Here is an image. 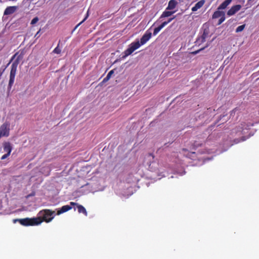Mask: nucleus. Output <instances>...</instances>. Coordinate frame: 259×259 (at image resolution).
<instances>
[{
    "label": "nucleus",
    "instance_id": "1",
    "mask_svg": "<svg viewBox=\"0 0 259 259\" xmlns=\"http://www.w3.org/2000/svg\"><path fill=\"white\" fill-rule=\"evenodd\" d=\"M54 212V211H51L49 209H44L38 213L37 217L17 219L14 220V222L15 223L16 221H18L22 225L25 226H37L44 221L46 223L50 222L54 217L53 215Z\"/></svg>",
    "mask_w": 259,
    "mask_h": 259
},
{
    "label": "nucleus",
    "instance_id": "2",
    "mask_svg": "<svg viewBox=\"0 0 259 259\" xmlns=\"http://www.w3.org/2000/svg\"><path fill=\"white\" fill-rule=\"evenodd\" d=\"M152 33L149 30L145 32L140 39V42L137 39L136 41L132 42L128 48L124 51L123 59H125L128 56L132 54L135 50L139 49L141 46L145 45L151 37Z\"/></svg>",
    "mask_w": 259,
    "mask_h": 259
},
{
    "label": "nucleus",
    "instance_id": "3",
    "mask_svg": "<svg viewBox=\"0 0 259 259\" xmlns=\"http://www.w3.org/2000/svg\"><path fill=\"white\" fill-rule=\"evenodd\" d=\"M16 57V59L13 62L11 65L10 74V79L8 84V89H11L12 86L13 85L15 75L17 71V68L18 65L19 63V62L21 60H22L23 58V54L22 53L19 54L18 53H16L12 58L11 61V62L13 59H14Z\"/></svg>",
    "mask_w": 259,
    "mask_h": 259
},
{
    "label": "nucleus",
    "instance_id": "4",
    "mask_svg": "<svg viewBox=\"0 0 259 259\" xmlns=\"http://www.w3.org/2000/svg\"><path fill=\"white\" fill-rule=\"evenodd\" d=\"M10 123L5 122L0 127V138L2 137H8L9 135Z\"/></svg>",
    "mask_w": 259,
    "mask_h": 259
},
{
    "label": "nucleus",
    "instance_id": "5",
    "mask_svg": "<svg viewBox=\"0 0 259 259\" xmlns=\"http://www.w3.org/2000/svg\"><path fill=\"white\" fill-rule=\"evenodd\" d=\"M97 190L94 188L90 184H87L82 186L79 191L82 193V194H87L89 193H94Z\"/></svg>",
    "mask_w": 259,
    "mask_h": 259
},
{
    "label": "nucleus",
    "instance_id": "6",
    "mask_svg": "<svg viewBox=\"0 0 259 259\" xmlns=\"http://www.w3.org/2000/svg\"><path fill=\"white\" fill-rule=\"evenodd\" d=\"M77 205L74 202H71L70 205H64L62 207L58 209L57 214L59 215L62 213L65 212L72 208V206Z\"/></svg>",
    "mask_w": 259,
    "mask_h": 259
},
{
    "label": "nucleus",
    "instance_id": "7",
    "mask_svg": "<svg viewBox=\"0 0 259 259\" xmlns=\"http://www.w3.org/2000/svg\"><path fill=\"white\" fill-rule=\"evenodd\" d=\"M241 6L240 5H237L233 6L228 12L227 15L229 16H232L235 14L236 12L240 10L241 9Z\"/></svg>",
    "mask_w": 259,
    "mask_h": 259
},
{
    "label": "nucleus",
    "instance_id": "8",
    "mask_svg": "<svg viewBox=\"0 0 259 259\" xmlns=\"http://www.w3.org/2000/svg\"><path fill=\"white\" fill-rule=\"evenodd\" d=\"M4 152L10 154L12 150V146L10 142H5L3 144Z\"/></svg>",
    "mask_w": 259,
    "mask_h": 259
},
{
    "label": "nucleus",
    "instance_id": "9",
    "mask_svg": "<svg viewBox=\"0 0 259 259\" xmlns=\"http://www.w3.org/2000/svg\"><path fill=\"white\" fill-rule=\"evenodd\" d=\"M253 124H248L244 123L241 124V126L238 128L237 131L235 130V132L244 134L245 133V130H247L250 126H252Z\"/></svg>",
    "mask_w": 259,
    "mask_h": 259
},
{
    "label": "nucleus",
    "instance_id": "10",
    "mask_svg": "<svg viewBox=\"0 0 259 259\" xmlns=\"http://www.w3.org/2000/svg\"><path fill=\"white\" fill-rule=\"evenodd\" d=\"M16 6L8 7L4 11V15H9L13 14L17 10Z\"/></svg>",
    "mask_w": 259,
    "mask_h": 259
},
{
    "label": "nucleus",
    "instance_id": "11",
    "mask_svg": "<svg viewBox=\"0 0 259 259\" xmlns=\"http://www.w3.org/2000/svg\"><path fill=\"white\" fill-rule=\"evenodd\" d=\"M211 144V142L210 141V139H208L207 140L206 142L205 143V146L206 147V149L205 151H200L199 150L197 151V152H199L200 153H210L213 152V151H211L212 149H208V146H209Z\"/></svg>",
    "mask_w": 259,
    "mask_h": 259
},
{
    "label": "nucleus",
    "instance_id": "12",
    "mask_svg": "<svg viewBox=\"0 0 259 259\" xmlns=\"http://www.w3.org/2000/svg\"><path fill=\"white\" fill-rule=\"evenodd\" d=\"M177 4L178 3L176 0H170L168 2L166 10H174L176 8Z\"/></svg>",
    "mask_w": 259,
    "mask_h": 259
},
{
    "label": "nucleus",
    "instance_id": "13",
    "mask_svg": "<svg viewBox=\"0 0 259 259\" xmlns=\"http://www.w3.org/2000/svg\"><path fill=\"white\" fill-rule=\"evenodd\" d=\"M204 4V0H201V1H199L195 5V6L194 7H192V11L193 12H195V11H197L199 9H200V8H201L203 6Z\"/></svg>",
    "mask_w": 259,
    "mask_h": 259
},
{
    "label": "nucleus",
    "instance_id": "14",
    "mask_svg": "<svg viewBox=\"0 0 259 259\" xmlns=\"http://www.w3.org/2000/svg\"><path fill=\"white\" fill-rule=\"evenodd\" d=\"M169 10H166L162 13L161 15L160 16V19H162L164 17H168L169 16H171L173 14H174L176 12V11H168Z\"/></svg>",
    "mask_w": 259,
    "mask_h": 259
},
{
    "label": "nucleus",
    "instance_id": "15",
    "mask_svg": "<svg viewBox=\"0 0 259 259\" xmlns=\"http://www.w3.org/2000/svg\"><path fill=\"white\" fill-rule=\"evenodd\" d=\"M225 15V13L223 11H220V10H218V11H216L212 15V18L213 19H216L218 18L222 17L223 16Z\"/></svg>",
    "mask_w": 259,
    "mask_h": 259
},
{
    "label": "nucleus",
    "instance_id": "16",
    "mask_svg": "<svg viewBox=\"0 0 259 259\" xmlns=\"http://www.w3.org/2000/svg\"><path fill=\"white\" fill-rule=\"evenodd\" d=\"M232 0H225L222 4H221L218 7V10H224L226 9L227 6L231 3Z\"/></svg>",
    "mask_w": 259,
    "mask_h": 259
},
{
    "label": "nucleus",
    "instance_id": "17",
    "mask_svg": "<svg viewBox=\"0 0 259 259\" xmlns=\"http://www.w3.org/2000/svg\"><path fill=\"white\" fill-rule=\"evenodd\" d=\"M77 208L79 213H82L84 214L86 216L87 215V211H86L85 208L83 206L81 205H77Z\"/></svg>",
    "mask_w": 259,
    "mask_h": 259
},
{
    "label": "nucleus",
    "instance_id": "18",
    "mask_svg": "<svg viewBox=\"0 0 259 259\" xmlns=\"http://www.w3.org/2000/svg\"><path fill=\"white\" fill-rule=\"evenodd\" d=\"M165 23H162L158 27L155 28L153 31V35L155 36L164 27Z\"/></svg>",
    "mask_w": 259,
    "mask_h": 259
},
{
    "label": "nucleus",
    "instance_id": "19",
    "mask_svg": "<svg viewBox=\"0 0 259 259\" xmlns=\"http://www.w3.org/2000/svg\"><path fill=\"white\" fill-rule=\"evenodd\" d=\"M114 73V71L113 70L110 71L107 74V76L103 79V81L106 82L108 81L111 77L112 74Z\"/></svg>",
    "mask_w": 259,
    "mask_h": 259
},
{
    "label": "nucleus",
    "instance_id": "20",
    "mask_svg": "<svg viewBox=\"0 0 259 259\" xmlns=\"http://www.w3.org/2000/svg\"><path fill=\"white\" fill-rule=\"evenodd\" d=\"M244 27H245V25H242L239 26L238 27H237V28L236 29V32H239L242 31L244 29Z\"/></svg>",
    "mask_w": 259,
    "mask_h": 259
},
{
    "label": "nucleus",
    "instance_id": "21",
    "mask_svg": "<svg viewBox=\"0 0 259 259\" xmlns=\"http://www.w3.org/2000/svg\"><path fill=\"white\" fill-rule=\"evenodd\" d=\"M225 20V15L223 16L222 17H220V19L219 20L218 23V25L221 24Z\"/></svg>",
    "mask_w": 259,
    "mask_h": 259
},
{
    "label": "nucleus",
    "instance_id": "22",
    "mask_svg": "<svg viewBox=\"0 0 259 259\" xmlns=\"http://www.w3.org/2000/svg\"><path fill=\"white\" fill-rule=\"evenodd\" d=\"M38 18L37 17H34L31 21V24L34 25L38 21Z\"/></svg>",
    "mask_w": 259,
    "mask_h": 259
},
{
    "label": "nucleus",
    "instance_id": "23",
    "mask_svg": "<svg viewBox=\"0 0 259 259\" xmlns=\"http://www.w3.org/2000/svg\"><path fill=\"white\" fill-rule=\"evenodd\" d=\"M61 49L59 48L58 46L54 50L53 52L56 54H60L61 53Z\"/></svg>",
    "mask_w": 259,
    "mask_h": 259
},
{
    "label": "nucleus",
    "instance_id": "24",
    "mask_svg": "<svg viewBox=\"0 0 259 259\" xmlns=\"http://www.w3.org/2000/svg\"><path fill=\"white\" fill-rule=\"evenodd\" d=\"M175 16L173 17L172 18H169L167 21H164L162 23H165L164 26H166L168 23H170L173 19L175 18Z\"/></svg>",
    "mask_w": 259,
    "mask_h": 259
},
{
    "label": "nucleus",
    "instance_id": "25",
    "mask_svg": "<svg viewBox=\"0 0 259 259\" xmlns=\"http://www.w3.org/2000/svg\"><path fill=\"white\" fill-rule=\"evenodd\" d=\"M201 144H199L198 142H195L193 144V146H194V148H197L199 145H200Z\"/></svg>",
    "mask_w": 259,
    "mask_h": 259
},
{
    "label": "nucleus",
    "instance_id": "26",
    "mask_svg": "<svg viewBox=\"0 0 259 259\" xmlns=\"http://www.w3.org/2000/svg\"><path fill=\"white\" fill-rule=\"evenodd\" d=\"M10 155V154H8L7 153H6L5 154H4L1 158V159L2 160H4V159H5L6 158H7Z\"/></svg>",
    "mask_w": 259,
    "mask_h": 259
},
{
    "label": "nucleus",
    "instance_id": "27",
    "mask_svg": "<svg viewBox=\"0 0 259 259\" xmlns=\"http://www.w3.org/2000/svg\"><path fill=\"white\" fill-rule=\"evenodd\" d=\"M147 158L149 159V160H151V159H153L154 158V156L152 154H149L148 155H147Z\"/></svg>",
    "mask_w": 259,
    "mask_h": 259
},
{
    "label": "nucleus",
    "instance_id": "28",
    "mask_svg": "<svg viewBox=\"0 0 259 259\" xmlns=\"http://www.w3.org/2000/svg\"><path fill=\"white\" fill-rule=\"evenodd\" d=\"M88 17H89V11L87 12V13L86 16L84 17V18L82 20V21H81V23H83L84 21H85Z\"/></svg>",
    "mask_w": 259,
    "mask_h": 259
},
{
    "label": "nucleus",
    "instance_id": "29",
    "mask_svg": "<svg viewBox=\"0 0 259 259\" xmlns=\"http://www.w3.org/2000/svg\"><path fill=\"white\" fill-rule=\"evenodd\" d=\"M88 17H89V11L87 12V13L86 16L84 17V18L82 20V21H81V23H83L84 21H85Z\"/></svg>",
    "mask_w": 259,
    "mask_h": 259
},
{
    "label": "nucleus",
    "instance_id": "30",
    "mask_svg": "<svg viewBox=\"0 0 259 259\" xmlns=\"http://www.w3.org/2000/svg\"><path fill=\"white\" fill-rule=\"evenodd\" d=\"M82 23H81V22L80 23H79L75 27V28H74L73 31H74L77 28H78V27L81 25Z\"/></svg>",
    "mask_w": 259,
    "mask_h": 259
},
{
    "label": "nucleus",
    "instance_id": "31",
    "mask_svg": "<svg viewBox=\"0 0 259 259\" xmlns=\"http://www.w3.org/2000/svg\"><path fill=\"white\" fill-rule=\"evenodd\" d=\"M205 36H206V35L205 34V33H204L202 36V38L203 40H204L205 39Z\"/></svg>",
    "mask_w": 259,
    "mask_h": 259
},
{
    "label": "nucleus",
    "instance_id": "32",
    "mask_svg": "<svg viewBox=\"0 0 259 259\" xmlns=\"http://www.w3.org/2000/svg\"><path fill=\"white\" fill-rule=\"evenodd\" d=\"M47 169H48V173L46 174V175H48L49 174V172L50 171V168L48 167Z\"/></svg>",
    "mask_w": 259,
    "mask_h": 259
},
{
    "label": "nucleus",
    "instance_id": "33",
    "mask_svg": "<svg viewBox=\"0 0 259 259\" xmlns=\"http://www.w3.org/2000/svg\"><path fill=\"white\" fill-rule=\"evenodd\" d=\"M235 111H236V110L232 111V112L231 113V115H233V114H235Z\"/></svg>",
    "mask_w": 259,
    "mask_h": 259
},
{
    "label": "nucleus",
    "instance_id": "34",
    "mask_svg": "<svg viewBox=\"0 0 259 259\" xmlns=\"http://www.w3.org/2000/svg\"><path fill=\"white\" fill-rule=\"evenodd\" d=\"M185 174V171H184L182 173L180 174V175L182 176V175H184Z\"/></svg>",
    "mask_w": 259,
    "mask_h": 259
},
{
    "label": "nucleus",
    "instance_id": "35",
    "mask_svg": "<svg viewBox=\"0 0 259 259\" xmlns=\"http://www.w3.org/2000/svg\"><path fill=\"white\" fill-rule=\"evenodd\" d=\"M40 32V30H39L37 33L36 34H35V36H36L37 35H38V33H39Z\"/></svg>",
    "mask_w": 259,
    "mask_h": 259
},
{
    "label": "nucleus",
    "instance_id": "36",
    "mask_svg": "<svg viewBox=\"0 0 259 259\" xmlns=\"http://www.w3.org/2000/svg\"><path fill=\"white\" fill-rule=\"evenodd\" d=\"M246 139V138H245L244 137H242V141H245Z\"/></svg>",
    "mask_w": 259,
    "mask_h": 259
},
{
    "label": "nucleus",
    "instance_id": "37",
    "mask_svg": "<svg viewBox=\"0 0 259 259\" xmlns=\"http://www.w3.org/2000/svg\"><path fill=\"white\" fill-rule=\"evenodd\" d=\"M211 159V158H205V160H209Z\"/></svg>",
    "mask_w": 259,
    "mask_h": 259
},
{
    "label": "nucleus",
    "instance_id": "38",
    "mask_svg": "<svg viewBox=\"0 0 259 259\" xmlns=\"http://www.w3.org/2000/svg\"><path fill=\"white\" fill-rule=\"evenodd\" d=\"M165 176L163 175H162L161 177L159 178L158 179H160L162 177H164Z\"/></svg>",
    "mask_w": 259,
    "mask_h": 259
},
{
    "label": "nucleus",
    "instance_id": "39",
    "mask_svg": "<svg viewBox=\"0 0 259 259\" xmlns=\"http://www.w3.org/2000/svg\"><path fill=\"white\" fill-rule=\"evenodd\" d=\"M152 166H154V165H155V163H152Z\"/></svg>",
    "mask_w": 259,
    "mask_h": 259
},
{
    "label": "nucleus",
    "instance_id": "40",
    "mask_svg": "<svg viewBox=\"0 0 259 259\" xmlns=\"http://www.w3.org/2000/svg\"><path fill=\"white\" fill-rule=\"evenodd\" d=\"M195 154V152H192V153H191V154Z\"/></svg>",
    "mask_w": 259,
    "mask_h": 259
},
{
    "label": "nucleus",
    "instance_id": "41",
    "mask_svg": "<svg viewBox=\"0 0 259 259\" xmlns=\"http://www.w3.org/2000/svg\"><path fill=\"white\" fill-rule=\"evenodd\" d=\"M240 1H241V0H240ZM242 2L244 3L245 2V0H242Z\"/></svg>",
    "mask_w": 259,
    "mask_h": 259
},
{
    "label": "nucleus",
    "instance_id": "42",
    "mask_svg": "<svg viewBox=\"0 0 259 259\" xmlns=\"http://www.w3.org/2000/svg\"><path fill=\"white\" fill-rule=\"evenodd\" d=\"M201 50H199L197 52H195V53H197V52H199Z\"/></svg>",
    "mask_w": 259,
    "mask_h": 259
},
{
    "label": "nucleus",
    "instance_id": "43",
    "mask_svg": "<svg viewBox=\"0 0 259 259\" xmlns=\"http://www.w3.org/2000/svg\"><path fill=\"white\" fill-rule=\"evenodd\" d=\"M159 172H160L161 174V173H162L163 172L162 171H161V172L158 171V173H159Z\"/></svg>",
    "mask_w": 259,
    "mask_h": 259
},
{
    "label": "nucleus",
    "instance_id": "44",
    "mask_svg": "<svg viewBox=\"0 0 259 259\" xmlns=\"http://www.w3.org/2000/svg\"><path fill=\"white\" fill-rule=\"evenodd\" d=\"M151 166V164H149V166L150 167Z\"/></svg>",
    "mask_w": 259,
    "mask_h": 259
},
{
    "label": "nucleus",
    "instance_id": "45",
    "mask_svg": "<svg viewBox=\"0 0 259 259\" xmlns=\"http://www.w3.org/2000/svg\"><path fill=\"white\" fill-rule=\"evenodd\" d=\"M30 1H33L34 0H30Z\"/></svg>",
    "mask_w": 259,
    "mask_h": 259
}]
</instances>
